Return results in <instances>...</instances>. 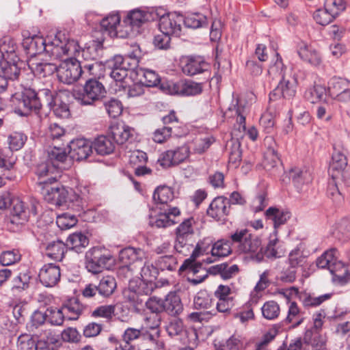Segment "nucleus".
<instances>
[{
    "mask_svg": "<svg viewBox=\"0 0 350 350\" xmlns=\"http://www.w3.org/2000/svg\"><path fill=\"white\" fill-rule=\"evenodd\" d=\"M230 239L233 243L237 244L239 253L248 254L252 260L258 262L263 260L261 240L247 229L237 230L230 235Z\"/></svg>",
    "mask_w": 350,
    "mask_h": 350,
    "instance_id": "f257e3e1",
    "label": "nucleus"
},
{
    "mask_svg": "<svg viewBox=\"0 0 350 350\" xmlns=\"http://www.w3.org/2000/svg\"><path fill=\"white\" fill-rule=\"evenodd\" d=\"M11 102L14 112L19 116H26L32 111H38L41 103L36 92L31 89H25L22 92L11 94Z\"/></svg>",
    "mask_w": 350,
    "mask_h": 350,
    "instance_id": "f03ea898",
    "label": "nucleus"
},
{
    "mask_svg": "<svg viewBox=\"0 0 350 350\" xmlns=\"http://www.w3.org/2000/svg\"><path fill=\"white\" fill-rule=\"evenodd\" d=\"M119 259L122 266L119 268L118 274L131 278L135 269L139 268L146 260V253L141 248L128 247L120 251Z\"/></svg>",
    "mask_w": 350,
    "mask_h": 350,
    "instance_id": "7ed1b4c3",
    "label": "nucleus"
},
{
    "mask_svg": "<svg viewBox=\"0 0 350 350\" xmlns=\"http://www.w3.org/2000/svg\"><path fill=\"white\" fill-rule=\"evenodd\" d=\"M105 88L98 79H90L85 81L82 90L75 95V98L81 105H94L105 96Z\"/></svg>",
    "mask_w": 350,
    "mask_h": 350,
    "instance_id": "20e7f679",
    "label": "nucleus"
},
{
    "mask_svg": "<svg viewBox=\"0 0 350 350\" xmlns=\"http://www.w3.org/2000/svg\"><path fill=\"white\" fill-rule=\"evenodd\" d=\"M61 34L47 42L46 53L55 59H62L64 56H77L79 54V46L74 40L62 41Z\"/></svg>",
    "mask_w": 350,
    "mask_h": 350,
    "instance_id": "39448f33",
    "label": "nucleus"
},
{
    "mask_svg": "<svg viewBox=\"0 0 350 350\" xmlns=\"http://www.w3.org/2000/svg\"><path fill=\"white\" fill-rule=\"evenodd\" d=\"M156 19L159 18V28L161 33L178 37L181 34V25L184 16L176 12L165 14L162 9L155 11Z\"/></svg>",
    "mask_w": 350,
    "mask_h": 350,
    "instance_id": "423d86ee",
    "label": "nucleus"
},
{
    "mask_svg": "<svg viewBox=\"0 0 350 350\" xmlns=\"http://www.w3.org/2000/svg\"><path fill=\"white\" fill-rule=\"evenodd\" d=\"M329 172L331 178H335L338 181H343L345 187H350V167L347 165L346 156L341 150H334L332 162L329 164Z\"/></svg>",
    "mask_w": 350,
    "mask_h": 350,
    "instance_id": "0eeeda50",
    "label": "nucleus"
},
{
    "mask_svg": "<svg viewBox=\"0 0 350 350\" xmlns=\"http://www.w3.org/2000/svg\"><path fill=\"white\" fill-rule=\"evenodd\" d=\"M55 181L56 178L55 177L50 176L47 180H44L40 183L46 185L43 190L44 200L56 206H61L71 200L70 192L64 186L49 187V184H52Z\"/></svg>",
    "mask_w": 350,
    "mask_h": 350,
    "instance_id": "6e6552de",
    "label": "nucleus"
},
{
    "mask_svg": "<svg viewBox=\"0 0 350 350\" xmlns=\"http://www.w3.org/2000/svg\"><path fill=\"white\" fill-rule=\"evenodd\" d=\"M83 73L81 64L75 58H66L57 67L58 79L66 84L76 82Z\"/></svg>",
    "mask_w": 350,
    "mask_h": 350,
    "instance_id": "1a4fd4ad",
    "label": "nucleus"
},
{
    "mask_svg": "<svg viewBox=\"0 0 350 350\" xmlns=\"http://www.w3.org/2000/svg\"><path fill=\"white\" fill-rule=\"evenodd\" d=\"M189 154L190 148L185 144L162 152L157 162L161 167L168 168L184 162L189 158Z\"/></svg>",
    "mask_w": 350,
    "mask_h": 350,
    "instance_id": "9d476101",
    "label": "nucleus"
},
{
    "mask_svg": "<svg viewBox=\"0 0 350 350\" xmlns=\"http://www.w3.org/2000/svg\"><path fill=\"white\" fill-rule=\"evenodd\" d=\"M11 208L8 226L12 231L18 230L28 220V213L23 202L19 198H12L10 202Z\"/></svg>",
    "mask_w": 350,
    "mask_h": 350,
    "instance_id": "9b49d317",
    "label": "nucleus"
},
{
    "mask_svg": "<svg viewBox=\"0 0 350 350\" xmlns=\"http://www.w3.org/2000/svg\"><path fill=\"white\" fill-rule=\"evenodd\" d=\"M159 212L154 215H151L149 224L152 227L167 228L176 223L175 218L180 215V210L177 207L166 206L159 207Z\"/></svg>",
    "mask_w": 350,
    "mask_h": 350,
    "instance_id": "f8f14e48",
    "label": "nucleus"
},
{
    "mask_svg": "<svg viewBox=\"0 0 350 350\" xmlns=\"http://www.w3.org/2000/svg\"><path fill=\"white\" fill-rule=\"evenodd\" d=\"M85 259V267L88 271L92 273H98L109 265L111 256L103 254L98 248H93L87 252Z\"/></svg>",
    "mask_w": 350,
    "mask_h": 350,
    "instance_id": "ddd939ff",
    "label": "nucleus"
},
{
    "mask_svg": "<svg viewBox=\"0 0 350 350\" xmlns=\"http://www.w3.org/2000/svg\"><path fill=\"white\" fill-rule=\"evenodd\" d=\"M166 332L171 337L182 336L185 335L187 340H184V343H187L193 347L198 345V336L195 329H186L183 322L180 319L172 320L167 325H166Z\"/></svg>",
    "mask_w": 350,
    "mask_h": 350,
    "instance_id": "4468645a",
    "label": "nucleus"
},
{
    "mask_svg": "<svg viewBox=\"0 0 350 350\" xmlns=\"http://www.w3.org/2000/svg\"><path fill=\"white\" fill-rule=\"evenodd\" d=\"M195 259H186L180 267L179 271H187V280L193 285L202 283L208 277V271L200 263H193Z\"/></svg>",
    "mask_w": 350,
    "mask_h": 350,
    "instance_id": "2eb2a0df",
    "label": "nucleus"
},
{
    "mask_svg": "<svg viewBox=\"0 0 350 350\" xmlns=\"http://www.w3.org/2000/svg\"><path fill=\"white\" fill-rule=\"evenodd\" d=\"M337 251L333 248L325 252L317 259L316 264L319 268L328 269L333 275L334 281L340 282L345 278L344 275L336 274L335 267H342V262L338 261L336 257Z\"/></svg>",
    "mask_w": 350,
    "mask_h": 350,
    "instance_id": "dca6fc26",
    "label": "nucleus"
},
{
    "mask_svg": "<svg viewBox=\"0 0 350 350\" xmlns=\"http://www.w3.org/2000/svg\"><path fill=\"white\" fill-rule=\"evenodd\" d=\"M329 95L340 101L350 100V81L340 77H332L328 83Z\"/></svg>",
    "mask_w": 350,
    "mask_h": 350,
    "instance_id": "f3484780",
    "label": "nucleus"
},
{
    "mask_svg": "<svg viewBox=\"0 0 350 350\" xmlns=\"http://www.w3.org/2000/svg\"><path fill=\"white\" fill-rule=\"evenodd\" d=\"M22 36L23 37L22 46L29 56L33 57L46 52L47 42L43 37L36 35L31 36L28 31H23Z\"/></svg>",
    "mask_w": 350,
    "mask_h": 350,
    "instance_id": "a211bd4d",
    "label": "nucleus"
},
{
    "mask_svg": "<svg viewBox=\"0 0 350 350\" xmlns=\"http://www.w3.org/2000/svg\"><path fill=\"white\" fill-rule=\"evenodd\" d=\"M155 19V11L152 12H147L140 10L131 11L123 21L126 24V35L127 36L129 31L134 29L138 31V28L146 21Z\"/></svg>",
    "mask_w": 350,
    "mask_h": 350,
    "instance_id": "6ab92c4d",
    "label": "nucleus"
},
{
    "mask_svg": "<svg viewBox=\"0 0 350 350\" xmlns=\"http://www.w3.org/2000/svg\"><path fill=\"white\" fill-rule=\"evenodd\" d=\"M169 92L171 94L182 96H194L202 92V83L191 80H182L176 83L168 84Z\"/></svg>",
    "mask_w": 350,
    "mask_h": 350,
    "instance_id": "aec40b11",
    "label": "nucleus"
},
{
    "mask_svg": "<svg viewBox=\"0 0 350 350\" xmlns=\"http://www.w3.org/2000/svg\"><path fill=\"white\" fill-rule=\"evenodd\" d=\"M182 70L189 76L208 72V64L201 56H188L182 60Z\"/></svg>",
    "mask_w": 350,
    "mask_h": 350,
    "instance_id": "412c9836",
    "label": "nucleus"
},
{
    "mask_svg": "<svg viewBox=\"0 0 350 350\" xmlns=\"http://www.w3.org/2000/svg\"><path fill=\"white\" fill-rule=\"evenodd\" d=\"M69 154L72 161L86 159L92 152V142L85 139H76L70 142Z\"/></svg>",
    "mask_w": 350,
    "mask_h": 350,
    "instance_id": "4be33fe9",
    "label": "nucleus"
},
{
    "mask_svg": "<svg viewBox=\"0 0 350 350\" xmlns=\"http://www.w3.org/2000/svg\"><path fill=\"white\" fill-rule=\"evenodd\" d=\"M230 202L224 196H218L213 199L210 204L206 213L207 215L217 221L224 219L229 214Z\"/></svg>",
    "mask_w": 350,
    "mask_h": 350,
    "instance_id": "5701e85b",
    "label": "nucleus"
},
{
    "mask_svg": "<svg viewBox=\"0 0 350 350\" xmlns=\"http://www.w3.org/2000/svg\"><path fill=\"white\" fill-rule=\"evenodd\" d=\"M48 161L56 169L65 170L72 164L70 154L62 148L54 146L48 151Z\"/></svg>",
    "mask_w": 350,
    "mask_h": 350,
    "instance_id": "b1692460",
    "label": "nucleus"
},
{
    "mask_svg": "<svg viewBox=\"0 0 350 350\" xmlns=\"http://www.w3.org/2000/svg\"><path fill=\"white\" fill-rule=\"evenodd\" d=\"M59 267L52 263L44 265L39 272V280L46 287L55 286L60 280Z\"/></svg>",
    "mask_w": 350,
    "mask_h": 350,
    "instance_id": "393cba45",
    "label": "nucleus"
},
{
    "mask_svg": "<svg viewBox=\"0 0 350 350\" xmlns=\"http://www.w3.org/2000/svg\"><path fill=\"white\" fill-rule=\"evenodd\" d=\"M277 87L269 94L270 100H277L280 98L291 99L296 94L295 81H290L285 78L279 80Z\"/></svg>",
    "mask_w": 350,
    "mask_h": 350,
    "instance_id": "a878e982",
    "label": "nucleus"
},
{
    "mask_svg": "<svg viewBox=\"0 0 350 350\" xmlns=\"http://www.w3.org/2000/svg\"><path fill=\"white\" fill-rule=\"evenodd\" d=\"M120 16L118 13L110 14L101 21V29L110 37L123 38L126 35L118 30V28L120 27Z\"/></svg>",
    "mask_w": 350,
    "mask_h": 350,
    "instance_id": "bb28decb",
    "label": "nucleus"
},
{
    "mask_svg": "<svg viewBox=\"0 0 350 350\" xmlns=\"http://www.w3.org/2000/svg\"><path fill=\"white\" fill-rule=\"evenodd\" d=\"M267 150L265 152L263 165L265 170H271L278 165L280 158L278 154L276 144L271 137H267L265 139Z\"/></svg>",
    "mask_w": 350,
    "mask_h": 350,
    "instance_id": "cd10ccee",
    "label": "nucleus"
},
{
    "mask_svg": "<svg viewBox=\"0 0 350 350\" xmlns=\"http://www.w3.org/2000/svg\"><path fill=\"white\" fill-rule=\"evenodd\" d=\"M289 176L298 192H302L304 187L312 180L311 172L306 168H293L289 172Z\"/></svg>",
    "mask_w": 350,
    "mask_h": 350,
    "instance_id": "c85d7f7f",
    "label": "nucleus"
},
{
    "mask_svg": "<svg viewBox=\"0 0 350 350\" xmlns=\"http://www.w3.org/2000/svg\"><path fill=\"white\" fill-rule=\"evenodd\" d=\"M164 312L171 316H178L183 311V305L180 296L175 292H170L165 297Z\"/></svg>",
    "mask_w": 350,
    "mask_h": 350,
    "instance_id": "c756f323",
    "label": "nucleus"
},
{
    "mask_svg": "<svg viewBox=\"0 0 350 350\" xmlns=\"http://www.w3.org/2000/svg\"><path fill=\"white\" fill-rule=\"evenodd\" d=\"M297 52L303 61L313 66H319L322 62L321 57L319 52L310 45L302 43Z\"/></svg>",
    "mask_w": 350,
    "mask_h": 350,
    "instance_id": "7c9ffc66",
    "label": "nucleus"
},
{
    "mask_svg": "<svg viewBox=\"0 0 350 350\" xmlns=\"http://www.w3.org/2000/svg\"><path fill=\"white\" fill-rule=\"evenodd\" d=\"M267 219L273 222L275 229L284 224L291 217L290 211L276 207H269L265 212Z\"/></svg>",
    "mask_w": 350,
    "mask_h": 350,
    "instance_id": "2f4dec72",
    "label": "nucleus"
},
{
    "mask_svg": "<svg viewBox=\"0 0 350 350\" xmlns=\"http://www.w3.org/2000/svg\"><path fill=\"white\" fill-rule=\"evenodd\" d=\"M109 132L118 144H124L131 135V128L123 122L113 124L109 128Z\"/></svg>",
    "mask_w": 350,
    "mask_h": 350,
    "instance_id": "473e14b6",
    "label": "nucleus"
},
{
    "mask_svg": "<svg viewBox=\"0 0 350 350\" xmlns=\"http://www.w3.org/2000/svg\"><path fill=\"white\" fill-rule=\"evenodd\" d=\"M16 43L12 38L5 37L2 39L0 43V52L3 60L18 61L19 58L16 53Z\"/></svg>",
    "mask_w": 350,
    "mask_h": 350,
    "instance_id": "72a5a7b5",
    "label": "nucleus"
},
{
    "mask_svg": "<svg viewBox=\"0 0 350 350\" xmlns=\"http://www.w3.org/2000/svg\"><path fill=\"white\" fill-rule=\"evenodd\" d=\"M92 148L100 155H107L112 153L115 148L114 143L111 139L105 135H100L92 142Z\"/></svg>",
    "mask_w": 350,
    "mask_h": 350,
    "instance_id": "f704fd0d",
    "label": "nucleus"
},
{
    "mask_svg": "<svg viewBox=\"0 0 350 350\" xmlns=\"http://www.w3.org/2000/svg\"><path fill=\"white\" fill-rule=\"evenodd\" d=\"M64 316L68 320H77L84 310L83 306L77 299H71L62 307Z\"/></svg>",
    "mask_w": 350,
    "mask_h": 350,
    "instance_id": "c9c22d12",
    "label": "nucleus"
},
{
    "mask_svg": "<svg viewBox=\"0 0 350 350\" xmlns=\"http://www.w3.org/2000/svg\"><path fill=\"white\" fill-rule=\"evenodd\" d=\"M136 74L139 78V81L147 87L157 86L160 82V78L154 70L144 68H138Z\"/></svg>",
    "mask_w": 350,
    "mask_h": 350,
    "instance_id": "e433bc0d",
    "label": "nucleus"
},
{
    "mask_svg": "<svg viewBox=\"0 0 350 350\" xmlns=\"http://www.w3.org/2000/svg\"><path fill=\"white\" fill-rule=\"evenodd\" d=\"M29 67L35 75L39 77H46L52 75L55 72L57 73L58 66L54 63L31 62Z\"/></svg>",
    "mask_w": 350,
    "mask_h": 350,
    "instance_id": "4c0bfd02",
    "label": "nucleus"
},
{
    "mask_svg": "<svg viewBox=\"0 0 350 350\" xmlns=\"http://www.w3.org/2000/svg\"><path fill=\"white\" fill-rule=\"evenodd\" d=\"M152 198L156 203L161 204V207L169 206L167 203L174 198V191L170 187L160 186L155 189Z\"/></svg>",
    "mask_w": 350,
    "mask_h": 350,
    "instance_id": "58836bf2",
    "label": "nucleus"
},
{
    "mask_svg": "<svg viewBox=\"0 0 350 350\" xmlns=\"http://www.w3.org/2000/svg\"><path fill=\"white\" fill-rule=\"evenodd\" d=\"M66 249V243L62 241H52L46 246V255L55 260L61 261L64 258Z\"/></svg>",
    "mask_w": 350,
    "mask_h": 350,
    "instance_id": "ea45409f",
    "label": "nucleus"
},
{
    "mask_svg": "<svg viewBox=\"0 0 350 350\" xmlns=\"http://www.w3.org/2000/svg\"><path fill=\"white\" fill-rule=\"evenodd\" d=\"M89 244L88 237L81 232H75L70 234L66 240V245L70 250L80 252L81 248H84Z\"/></svg>",
    "mask_w": 350,
    "mask_h": 350,
    "instance_id": "a19ab883",
    "label": "nucleus"
},
{
    "mask_svg": "<svg viewBox=\"0 0 350 350\" xmlns=\"http://www.w3.org/2000/svg\"><path fill=\"white\" fill-rule=\"evenodd\" d=\"M226 148L228 150L229 163L234 167H237L241 161L242 150L241 148V142L237 139H231L228 142Z\"/></svg>",
    "mask_w": 350,
    "mask_h": 350,
    "instance_id": "79ce46f5",
    "label": "nucleus"
},
{
    "mask_svg": "<svg viewBox=\"0 0 350 350\" xmlns=\"http://www.w3.org/2000/svg\"><path fill=\"white\" fill-rule=\"evenodd\" d=\"M116 281L111 275H105L100 279L98 287V293L103 297H110L116 288Z\"/></svg>",
    "mask_w": 350,
    "mask_h": 350,
    "instance_id": "37998d69",
    "label": "nucleus"
},
{
    "mask_svg": "<svg viewBox=\"0 0 350 350\" xmlns=\"http://www.w3.org/2000/svg\"><path fill=\"white\" fill-rule=\"evenodd\" d=\"M304 339L306 343L312 346L313 350H325L326 349L327 338L325 336L308 330Z\"/></svg>",
    "mask_w": 350,
    "mask_h": 350,
    "instance_id": "c03bdc74",
    "label": "nucleus"
},
{
    "mask_svg": "<svg viewBox=\"0 0 350 350\" xmlns=\"http://www.w3.org/2000/svg\"><path fill=\"white\" fill-rule=\"evenodd\" d=\"M18 61H12L10 59L3 60L1 63V70L0 72L8 79H16L20 73V68L18 65Z\"/></svg>",
    "mask_w": 350,
    "mask_h": 350,
    "instance_id": "a18cd8bd",
    "label": "nucleus"
},
{
    "mask_svg": "<svg viewBox=\"0 0 350 350\" xmlns=\"http://www.w3.org/2000/svg\"><path fill=\"white\" fill-rule=\"evenodd\" d=\"M215 350H241L243 348V343L241 336L232 335L226 341L215 343Z\"/></svg>",
    "mask_w": 350,
    "mask_h": 350,
    "instance_id": "49530a36",
    "label": "nucleus"
},
{
    "mask_svg": "<svg viewBox=\"0 0 350 350\" xmlns=\"http://www.w3.org/2000/svg\"><path fill=\"white\" fill-rule=\"evenodd\" d=\"M82 64L83 73H88L89 75L93 77L92 79L100 78L106 70L105 64L98 61L82 62Z\"/></svg>",
    "mask_w": 350,
    "mask_h": 350,
    "instance_id": "de8ad7c7",
    "label": "nucleus"
},
{
    "mask_svg": "<svg viewBox=\"0 0 350 350\" xmlns=\"http://www.w3.org/2000/svg\"><path fill=\"white\" fill-rule=\"evenodd\" d=\"M286 67L284 66L282 59L278 52L275 53V59L272 62L269 68L268 73L273 79L281 80L285 78V71Z\"/></svg>",
    "mask_w": 350,
    "mask_h": 350,
    "instance_id": "09e8293b",
    "label": "nucleus"
},
{
    "mask_svg": "<svg viewBox=\"0 0 350 350\" xmlns=\"http://www.w3.org/2000/svg\"><path fill=\"white\" fill-rule=\"evenodd\" d=\"M106 70H116L120 68H133V64L129 59L123 57L122 55H115L105 62Z\"/></svg>",
    "mask_w": 350,
    "mask_h": 350,
    "instance_id": "8fccbe9b",
    "label": "nucleus"
},
{
    "mask_svg": "<svg viewBox=\"0 0 350 350\" xmlns=\"http://www.w3.org/2000/svg\"><path fill=\"white\" fill-rule=\"evenodd\" d=\"M304 317L301 314L297 304L295 302H291L288 307V314L284 322L291 324V327L295 328L299 326L304 321Z\"/></svg>",
    "mask_w": 350,
    "mask_h": 350,
    "instance_id": "3c124183",
    "label": "nucleus"
},
{
    "mask_svg": "<svg viewBox=\"0 0 350 350\" xmlns=\"http://www.w3.org/2000/svg\"><path fill=\"white\" fill-rule=\"evenodd\" d=\"M183 23L189 28L197 29L207 25V18L200 13H193L184 17Z\"/></svg>",
    "mask_w": 350,
    "mask_h": 350,
    "instance_id": "603ef678",
    "label": "nucleus"
},
{
    "mask_svg": "<svg viewBox=\"0 0 350 350\" xmlns=\"http://www.w3.org/2000/svg\"><path fill=\"white\" fill-rule=\"evenodd\" d=\"M211 255L214 257L227 256L232 252V249L229 241L218 240L212 245L211 250Z\"/></svg>",
    "mask_w": 350,
    "mask_h": 350,
    "instance_id": "864d4df0",
    "label": "nucleus"
},
{
    "mask_svg": "<svg viewBox=\"0 0 350 350\" xmlns=\"http://www.w3.org/2000/svg\"><path fill=\"white\" fill-rule=\"evenodd\" d=\"M342 187H346L343 181H338L336 179L332 178L328 183L327 190V196L332 198L334 202H340L342 197L340 187L342 188Z\"/></svg>",
    "mask_w": 350,
    "mask_h": 350,
    "instance_id": "5fc2aeb1",
    "label": "nucleus"
},
{
    "mask_svg": "<svg viewBox=\"0 0 350 350\" xmlns=\"http://www.w3.org/2000/svg\"><path fill=\"white\" fill-rule=\"evenodd\" d=\"M327 97V89L321 85H315L306 92V98L311 103L325 100Z\"/></svg>",
    "mask_w": 350,
    "mask_h": 350,
    "instance_id": "6e6d98bb",
    "label": "nucleus"
},
{
    "mask_svg": "<svg viewBox=\"0 0 350 350\" xmlns=\"http://www.w3.org/2000/svg\"><path fill=\"white\" fill-rule=\"evenodd\" d=\"M193 239L176 237L174 243V249L183 256H188L194 249Z\"/></svg>",
    "mask_w": 350,
    "mask_h": 350,
    "instance_id": "4d7b16f0",
    "label": "nucleus"
},
{
    "mask_svg": "<svg viewBox=\"0 0 350 350\" xmlns=\"http://www.w3.org/2000/svg\"><path fill=\"white\" fill-rule=\"evenodd\" d=\"M116 306L114 305H102L96 308L91 314L94 318H103L107 322L112 320L115 314Z\"/></svg>",
    "mask_w": 350,
    "mask_h": 350,
    "instance_id": "13d9d810",
    "label": "nucleus"
},
{
    "mask_svg": "<svg viewBox=\"0 0 350 350\" xmlns=\"http://www.w3.org/2000/svg\"><path fill=\"white\" fill-rule=\"evenodd\" d=\"M46 315V320L54 325H60L63 323L64 319H66L64 310L61 308L55 307H50L45 311Z\"/></svg>",
    "mask_w": 350,
    "mask_h": 350,
    "instance_id": "bf43d9fd",
    "label": "nucleus"
},
{
    "mask_svg": "<svg viewBox=\"0 0 350 350\" xmlns=\"http://www.w3.org/2000/svg\"><path fill=\"white\" fill-rule=\"evenodd\" d=\"M27 136L21 132L11 133L8 139L9 148L12 151L20 150L27 141Z\"/></svg>",
    "mask_w": 350,
    "mask_h": 350,
    "instance_id": "052dcab7",
    "label": "nucleus"
},
{
    "mask_svg": "<svg viewBox=\"0 0 350 350\" xmlns=\"http://www.w3.org/2000/svg\"><path fill=\"white\" fill-rule=\"evenodd\" d=\"M262 316L269 320L276 319L280 314V306L274 301L265 302L261 308Z\"/></svg>",
    "mask_w": 350,
    "mask_h": 350,
    "instance_id": "680f3d73",
    "label": "nucleus"
},
{
    "mask_svg": "<svg viewBox=\"0 0 350 350\" xmlns=\"http://www.w3.org/2000/svg\"><path fill=\"white\" fill-rule=\"evenodd\" d=\"M306 262V257L299 248H295L289 253L288 263L291 267L297 269L299 267L304 266Z\"/></svg>",
    "mask_w": 350,
    "mask_h": 350,
    "instance_id": "e2e57ef3",
    "label": "nucleus"
},
{
    "mask_svg": "<svg viewBox=\"0 0 350 350\" xmlns=\"http://www.w3.org/2000/svg\"><path fill=\"white\" fill-rule=\"evenodd\" d=\"M193 219L192 218L184 220L176 228V237L193 238Z\"/></svg>",
    "mask_w": 350,
    "mask_h": 350,
    "instance_id": "0e129e2a",
    "label": "nucleus"
},
{
    "mask_svg": "<svg viewBox=\"0 0 350 350\" xmlns=\"http://www.w3.org/2000/svg\"><path fill=\"white\" fill-rule=\"evenodd\" d=\"M213 245V241L210 237L204 238L202 241H199L192 251L191 257L196 259L199 256L204 254H208L210 247Z\"/></svg>",
    "mask_w": 350,
    "mask_h": 350,
    "instance_id": "69168bd1",
    "label": "nucleus"
},
{
    "mask_svg": "<svg viewBox=\"0 0 350 350\" xmlns=\"http://www.w3.org/2000/svg\"><path fill=\"white\" fill-rule=\"evenodd\" d=\"M143 267H140L141 269V278L142 280L146 282H154L158 275V269L152 264L146 262V260L142 264Z\"/></svg>",
    "mask_w": 350,
    "mask_h": 350,
    "instance_id": "338daca9",
    "label": "nucleus"
},
{
    "mask_svg": "<svg viewBox=\"0 0 350 350\" xmlns=\"http://www.w3.org/2000/svg\"><path fill=\"white\" fill-rule=\"evenodd\" d=\"M77 223L76 216L68 213H62L57 217L56 224L62 230L69 229L75 226Z\"/></svg>",
    "mask_w": 350,
    "mask_h": 350,
    "instance_id": "774afa93",
    "label": "nucleus"
}]
</instances>
